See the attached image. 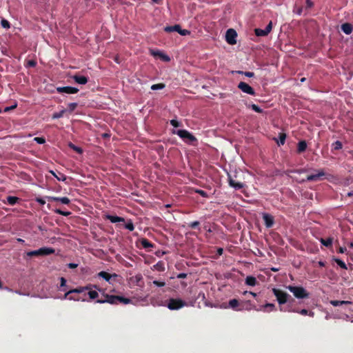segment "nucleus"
Listing matches in <instances>:
<instances>
[{
    "label": "nucleus",
    "instance_id": "nucleus-1",
    "mask_svg": "<svg viewBox=\"0 0 353 353\" xmlns=\"http://www.w3.org/2000/svg\"><path fill=\"white\" fill-rule=\"evenodd\" d=\"M272 292L280 305L287 303L288 301H294V299L287 292L277 288H272Z\"/></svg>",
    "mask_w": 353,
    "mask_h": 353
},
{
    "label": "nucleus",
    "instance_id": "nucleus-2",
    "mask_svg": "<svg viewBox=\"0 0 353 353\" xmlns=\"http://www.w3.org/2000/svg\"><path fill=\"white\" fill-rule=\"evenodd\" d=\"M286 288L293 294V295L299 299L309 298L310 294L302 286L288 285Z\"/></svg>",
    "mask_w": 353,
    "mask_h": 353
},
{
    "label": "nucleus",
    "instance_id": "nucleus-3",
    "mask_svg": "<svg viewBox=\"0 0 353 353\" xmlns=\"http://www.w3.org/2000/svg\"><path fill=\"white\" fill-rule=\"evenodd\" d=\"M55 252L54 249L52 248H41L37 250L29 251L26 253L27 256H48L54 254Z\"/></svg>",
    "mask_w": 353,
    "mask_h": 353
},
{
    "label": "nucleus",
    "instance_id": "nucleus-4",
    "mask_svg": "<svg viewBox=\"0 0 353 353\" xmlns=\"http://www.w3.org/2000/svg\"><path fill=\"white\" fill-rule=\"evenodd\" d=\"M186 305V303L181 299L171 298L168 300L166 306L170 310H177Z\"/></svg>",
    "mask_w": 353,
    "mask_h": 353
},
{
    "label": "nucleus",
    "instance_id": "nucleus-5",
    "mask_svg": "<svg viewBox=\"0 0 353 353\" xmlns=\"http://www.w3.org/2000/svg\"><path fill=\"white\" fill-rule=\"evenodd\" d=\"M164 30L166 32H177L182 36H186L190 34V32L185 29H181V27L179 24H176L172 26H166L164 28Z\"/></svg>",
    "mask_w": 353,
    "mask_h": 353
},
{
    "label": "nucleus",
    "instance_id": "nucleus-6",
    "mask_svg": "<svg viewBox=\"0 0 353 353\" xmlns=\"http://www.w3.org/2000/svg\"><path fill=\"white\" fill-rule=\"evenodd\" d=\"M176 134L189 143L196 141V137L186 130H179Z\"/></svg>",
    "mask_w": 353,
    "mask_h": 353
},
{
    "label": "nucleus",
    "instance_id": "nucleus-7",
    "mask_svg": "<svg viewBox=\"0 0 353 353\" xmlns=\"http://www.w3.org/2000/svg\"><path fill=\"white\" fill-rule=\"evenodd\" d=\"M103 296L105 297V299H97L96 302L99 303H108L112 305L118 304V295H110L108 294L103 293Z\"/></svg>",
    "mask_w": 353,
    "mask_h": 353
},
{
    "label": "nucleus",
    "instance_id": "nucleus-8",
    "mask_svg": "<svg viewBox=\"0 0 353 353\" xmlns=\"http://www.w3.org/2000/svg\"><path fill=\"white\" fill-rule=\"evenodd\" d=\"M237 33L234 29H228L225 34V40L228 43L234 45L236 43Z\"/></svg>",
    "mask_w": 353,
    "mask_h": 353
},
{
    "label": "nucleus",
    "instance_id": "nucleus-9",
    "mask_svg": "<svg viewBox=\"0 0 353 353\" xmlns=\"http://www.w3.org/2000/svg\"><path fill=\"white\" fill-rule=\"evenodd\" d=\"M237 87L242 92H243L246 94H248L250 95H254V96L256 94L254 90L250 85H249L248 83H246L245 82L241 81L238 84Z\"/></svg>",
    "mask_w": 353,
    "mask_h": 353
},
{
    "label": "nucleus",
    "instance_id": "nucleus-10",
    "mask_svg": "<svg viewBox=\"0 0 353 353\" xmlns=\"http://www.w3.org/2000/svg\"><path fill=\"white\" fill-rule=\"evenodd\" d=\"M325 173L323 170H317L316 174L307 175L305 181H318L321 180L323 176H325Z\"/></svg>",
    "mask_w": 353,
    "mask_h": 353
},
{
    "label": "nucleus",
    "instance_id": "nucleus-11",
    "mask_svg": "<svg viewBox=\"0 0 353 353\" xmlns=\"http://www.w3.org/2000/svg\"><path fill=\"white\" fill-rule=\"evenodd\" d=\"M57 91L59 93L76 94L79 92V89L71 86H64L57 88Z\"/></svg>",
    "mask_w": 353,
    "mask_h": 353
},
{
    "label": "nucleus",
    "instance_id": "nucleus-12",
    "mask_svg": "<svg viewBox=\"0 0 353 353\" xmlns=\"http://www.w3.org/2000/svg\"><path fill=\"white\" fill-rule=\"evenodd\" d=\"M263 219L264 221L266 228H270L273 226L274 220V217L272 215L267 213H264L263 214Z\"/></svg>",
    "mask_w": 353,
    "mask_h": 353
},
{
    "label": "nucleus",
    "instance_id": "nucleus-13",
    "mask_svg": "<svg viewBox=\"0 0 353 353\" xmlns=\"http://www.w3.org/2000/svg\"><path fill=\"white\" fill-rule=\"evenodd\" d=\"M285 311H287V312H296V313H299L301 314V315H309L310 316H314V312H309L306 309H302L301 310H296V309H293L290 307H288L287 310H285Z\"/></svg>",
    "mask_w": 353,
    "mask_h": 353
},
{
    "label": "nucleus",
    "instance_id": "nucleus-14",
    "mask_svg": "<svg viewBox=\"0 0 353 353\" xmlns=\"http://www.w3.org/2000/svg\"><path fill=\"white\" fill-rule=\"evenodd\" d=\"M229 185L236 190L242 189L244 187V184L239 181H236L230 175L228 176Z\"/></svg>",
    "mask_w": 353,
    "mask_h": 353
},
{
    "label": "nucleus",
    "instance_id": "nucleus-15",
    "mask_svg": "<svg viewBox=\"0 0 353 353\" xmlns=\"http://www.w3.org/2000/svg\"><path fill=\"white\" fill-rule=\"evenodd\" d=\"M48 201H60L63 204L68 205L70 203V200L66 197H57V196H48Z\"/></svg>",
    "mask_w": 353,
    "mask_h": 353
},
{
    "label": "nucleus",
    "instance_id": "nucleus-16",
    "mask_svg": "<svg viewBox=\"0 0 353 353\" xmlns=\"http://www.w3.org/2000/svg\"><path fill=\"white\" fill-rule=\"evenodd\" d=\"M97 275L99 277L103 278L104 280H105L106 281H108L110 283H111L110 280H111L112 277L117 276V274H111L105 271H101V272H99Z\"/></svg>",
    "mask_w": 353,
    "mask_h": 353
},
{
    "label": "nucleus",
    "instance_id": "nucleus-17",
    "mask_svg": "<svg viewBox=\"0 0 353 353\" xmlns=\"http://www.w3.org/2000/svg\"><path fill=\"white\" fill-rule=\"evenodd\" d=\"M341 30L346 34H350L353 31V26L350 23H345L341 25Z\"/></svg>",
    "mask_w": 353,
    "mask_h": 353
},
{
    "label": "nucleus",
    "instance_id": "nucleus-18",
    "mask_svg": "<svg viewBox=\"0 0 353 353\" xmlns=\"http://www.w3.org/2000/svg\"><path fill=\"white\" fill-rule=\"evenodd\" d=\"M257 311L270 312L275 310V305L274 303H265L262 305L260 309H257Z\"/></svg>",
    "mask_w": 353,
    "mask_h": 353
},
{
    "label": "nucleus",
    "instance_id": "nucleus-19",
    "mask_svg": "<svg viewBox=\"0 0 353 353\" xmlns=\"http://www.w3.org/2000/svg\"><path fill=\"white\" fill-rule=\"evenodd\" d=\"M74 81L79 84L85 85L88 83V79L85 76L74 75L73 76Z\"/></svg>",
    "mask_w": 353,
    "mask_h": 353
},
{
    "label": "nucleus",
    "instance_id": "nucleus-20",
    "mask_svg": "<svg viewBox=\"0 0 353 353\" xmlns=\"http://www.w3.org/2000/svg\"><path fill=\"white\" fill-rule=\"evenodd\" d=\"M105 218H106V219L109 220L111 223H113L125 221V219L123 217L110 215V214L106 215Z\"/></svg>",
    "mask_w": 353,
    "mask_h": 353
},
{
    "label": "nucleus",
    "instance_id": "nucleus-21",
    "mask_svg": "<svg viewBox=\"0 0 353 353\" xmlns=\"http://www.w3.org/2000/svg\"><path fill=\"white\" fill-rule=\"evenodd\" d=\"M307 148V143L305 141L303 140L298 143L297 145V152L302 153L305 151Z\"/></svg>",
    "mask_w": 353,
    "mask_h": 353
},
{
    "label": "nucleus",
    "instance_id": "nucleus-22",
    "mask_svg": "<svg viewBox=\"0 0 353 353\" xmlns=\"http://www.w3.org/2000/svg\"><path fill=\"white\" fill-rule=\"evenodd\" d=\"M330 304L334 307L340 306L343 305H350L352 303L351 301H337V300H332L330 301Z\"/></svg>",
    "mask_w": 353,
    "mask_h": 353
},
{
    "label": "nucleus",
    "instance_id": "nucleus-23",
    "mask_svg": "<svg viewBox=\"0 0 353 353\" xmlns=\"http://www.w3.org/2000/svg\"><path fill=\"white\" fill-rule=\"evenodd\" d=\"M229 306L232 308L233 310H236V311H239V310H241V309H239L238 308V306L239 305V302L237 299H230L229 301Z\"/></svg>",
    "mask_w": 353,
    "mask_h": 353
},
{
    "label": "nucleus",
    "instance_id": "nucleus-24",
    "mask_svg": "<svg viewBox=\"0 0 353 353\" xmlns=\"http://www.w3.org/2000/svg\"><path fill=\"white\" fill-rule=\"evenodd\" d=\"M245 284L250 286H254L257 283L256 279L252 276H248L245 279Z\"/></svg>",
    "mask_w": 353,
    "mask_h": 353
},
{
    "label": "nucleus",
    "instance_id": "nucleus-25",
    "mask_svg": "<svg viewBox=\"0 0 353 353\" xmlns=\"http://www.w3.org/2000/svg\"><path fill=\"white\" fill-rule=\"evenodd\" d=\"M320 242L325 247L329 248L331 247L333 243V238L329 237L327 239L321 238L320 239Z\"/></svg>",
    "mask_w": 353,
    "mask_h": 353
},
{
    "label": "nucleus",
    "instance_id": "nucleus-26",
    "mask_svg": "<svg viewBox=\"0 0 353 353\" xmlns=\"http://www.w3.org/2000/svg\"><path fill=\"white\" fill-rule=\"evenodd\" d=\"M141 244L143 246V248L145 249L154 247V244L147 239H142L141 241Z\"/></svg>",
    "mask_w": 353,
    "mask_h": 353
},
{
    "label": "nucleus",
    "instance_id": "nucleus-27",
    "mask_svg": "<svg viewBox=\"0 0 353 353\" xmlns=\"http://www.w3.org/2000/svg\"><path fill=\"white\" fill-rule=\"evenodd\" d=\"M19 200L20 199L17 196H8L7 197V202L9 205H15Z\"/></svg>",
    "mask_w": 353,
    "mask_h": 353
},
{
    "label": "nucleus",
    "instance_id": "nucleus-28",
    "mask_svg": "<svg viewBox=\"0 0 353 353\" xmlns=\"http://www.w3.org/2000/svg\"><path fill=\"white\" fill-rule=\"evenodd\" d=\"M72 292H70V290L66 292L63 297V299H68L72 301H79V297H72Z\"/></svg>",
    "mask_w": 353,
    "mask_h": 353
},
{
    "label": "nucleus",
    "instance_id": "nucleus-29",
    "mask_svg": "<svg viewBox=\"0 0 353 353\" xmlns=\"http://www.w3.org/2000/svg\"><path fill=\"white\" fill-rule=\"evenodd\" d=\"M67 110H65V109H63L61 110L60 112H54V114H52V119H59V118H61L63 117L64 115V113L66 112Z\"/></svg>",
    "mask_w": 353,
    "mask_h": 353
},
{
    "label": "nucleus",
    "instance_id": "nucleus-30",
    "mask_svg": "<svg viewBox=\"0 0 353 353\" xmlns=\"http://www.w3.org/2000/svg\"><path fill=\"white\" fill-rule=\"evenodd\" d=\"M255 34L258 37H265L268 34V33L265 31V30H262L260 28H256L254 30Z\"/></svg>",
    "mask_w": 353,
    "mask_h": 353
},
{
    "label": "nucleus",
    "instance_id": "nucleus-31",
    "mask_svg": "<svg viewBox=\"0 0 353 353\" xmlns=\"http://www.w3.org/2000/svg\"><path fill=\"white\" fill-rule=\"evenodd\" d=\"M123 303L124 305H127V304L132 303V300L130 299H128V298H125V297H123V296H119L118 303Z\"/></svg>",
    "mask_w": 353,
    "mask_h": 353
},
{
    "label": "nucleus",
    "instance_id": "nucleus-32",
    "mask_svg": "<svg viewBox=\"0 0 353 353\" xmlns=\"http://www.w3.org/2000/svg\"><path fill=\"white\" fill-rule=\"evenodd\" d=\"M286 139V134L285 133H280L279 134V140L277 141V144L279 145H283L285 144Z\"/></svg>",
    "mask_w": 353,
    "mask_h": 353
},
{
    "label": "nucleus",
    "instance_id": "nucleus-33",
    "mask_svg": "<svg viewBox=\"0 0 353 353\" xmlns=\"http://www.w3.org/2000/svg\"><path fill=\"white\" fill-rule=\"evenodd\" d=\"M68 146L70 147V148L72 149L74 151L77 152L78 154L83 153V150L81 148L75 145L72 143H69Z\"/></svg>",
    "mask_w": 353,
    "mask_h": 353
},
{
    "label": "nucleus",
    "instance_id": "nucleus-34",
    "mask_svg": "<svg viewBox=\"0 0 353 353\" xmlns=\"http://www.w3.org/2000/svg\"><path fill=\"white\" fill-rule=\"evenodd\" d=\"M334 261L337 263V265L342 269H344V270H347V265L345 263L344 261H343L342 260L339 259H336V258H334Z\"/></svg>",
    "mask_w": 353,
    "mask_h": 353
},
{
    "label": "nucleus",
    "instance_id": "nucleus-35",
    "mask_svg": "<svg viewBox=\"0 0 353 353\" xmlns=\"http://www.w3.org/2000/svg\"><path fill=\"white\" fill-rule=\"evenodd\" d=\"M343 145L342 143L339 141H336L332 143V148L334 150H339L342 148Z\"/></svg>",
    "mask_w": 353,
    "mask_h": 353
},
{
    "label": "nucleus",
    "instance_id": "nucleus-36",
    "mask_svg": "<svg viewBox=\"0 0 353 353\" xmlns=\"http://www.w3.org/2000/svg\"><path fill=\"white\" fill-rule=\"evenodd\" d=\"M200 223L198 221H193L190 223H189L188 227L192 229H198L199 230H201L199 228Z\"/></svg>",
    "mask_w": 353,
    "mask_h": 353
},
{
    "label": "nucleus",
    "instance_id": "nucleus-37",
    "mask_svg": "<svg viewBox=\"0 0 353 353\" xmlns=\"http://www.w3.org/2000/svg\"><path fill=\"white\" fill-rule=\"evenodd\" d=\"M78 106V103H70L68 105V111L70 112V113H72L76 108Z\"/></svg>",
    "mask_w": 353,
    "mask_h": 353
},
{
    "label": "nucleus",
    "instance_id": "nucleus-38",
    "mask_svg": "<svg viewBox=\"0 0 353 353\" xmlns=\"http://www.w3.org/2000/svg\"><path fill=\"white\" fill-rule=\"evenodd\" d=\"M50 172L57 178L58 181H64L66 180V176L62 173H59V176H57L55 174L54 172L51 171Z\"/></svg>",
    "mask_w": 353,
    "mask_h": 353
},
{
    "label": "nucleus",
    "instance_id": "nucleus-39",
    "mask_svg": "<svg viewBox=\"0 0 353 353\" xmlns=\"http://www.w3.org/2000/svg\"><path fill=\"white\" fill-rule=\"evenodd\" d=\"M88 294L91 299H95L99 296L98 292L95 290H90Z\"/></svg>",
    "mask_w": 353,
    "mask_h": 353
},
{
    "label": "nucleus",
    "instance_id": "nucleus-40",
    "mask_svg": "<svg viewBox=\"0 0 353 353\" xmlns=\"http://www.w3.org/2000/svg\"><path fill=\"white\" fill-rule=\"evenodd\" d=\"M55 213L58 214H61V215H63V216H68L69 215L71 214V212H69V211H63L60 209H57L55 211Z\"/></svg>",
    "mask_w": 353,
    "mask_h": 353
},
{
    "label": "nucleus",
    "instance_id": "nucleus-41",
    "mask_svg": "<svg viewBox=\"0 0 353 353\" xmlns=\"http://www.w3.org/2000/svg\"><path fill=\"white\" fill-rule=\"evenodd\" d=\"M125 228L130 231H133L134 230V224L131 220L128 221L126 223V224L125 225Z\"/></svg>",
    "mask_w": 353,
    "mask_h": 353
},
{
    "label": "nucleus",
    "instance_id": "nucleus-42",
    "mask_svg": "<svg viewBox=\"0 0 353 353\" xmlns=\"http://www.w3.org/2000/svg\"><path fill=\"white\" fill-rule=\"evenodd\" d=\"M164 88H165V85L163 83L154 84L151 86V89L152 90H161Z\"/></svg>",
    "mask_w": 353,
    "mask_h": 353
},
{
    "label": "nucleus",
    "instance_id": "nucleus-43",
    "mask_svg": "<svg viewBox=\"0 0 353 353\" xmlns=\"http://www.w3.org/2000/svg\"><path fill=\"white\" fill-rule=\"evenodd\" d=\"M66 286V279L63 277H61L60 279V290L62 291H65V289L63 288Z\"/></svg>",
    "mask_w": 353,
    "mask_h": 353
},
{
    "label": "nucleus",
    "instance_id": "nucleus-44",
    "mask_svg": "<svg viewBox=\"0 0 353 353\" xmlns=\"http://www.w3.org/2000/svg\"><path fill=\"white\" fill-rule=\"evenodd\" d=\"M83 292H84L83 287H79V288L70 290V292H72V294H74V293L75 294H80V293H82Z\"/></svg>",
    "mask_w": 353,
    "mask_h": 353
},
{
    "label": "nucleus",
    "instance_id": "nucleus-45",
    "mask_svg": "<svg viewBox=\"0 0 353 353\" xmlns=\"http://www.w3.org/2000/svg\"><path fill=\"white\" fill-rule=\"evenodd\" d=\"M195 192L199 194V195H201L203 197H205V198L208 197V193L203 190L196 189V190H195Z\"/></svg>",
    "mask_w": 353,
    "mask_h": 353
},
{
    "label": "nucleus",
    "instance_id": "nucleus-46",
    "mask_svg": "<svg viewBox=\"0 0 353 353\" xmlns=\"http://www.w3.org/2000/svg\"><path fill=\"white\" fill-rule=\"evenodd\" d=\"M250 108L256 112L261 113L263 112V110L256 104L250 105Z\"/></svg>",
    "mask_w": 353,
    "mask_h": 353
},
{
    "label": "nucleus",
    "instance_id": "nucleus-47",
    "mask_svg": "<svg viewBox=\"0 0 353 353\" xmlns=\"http://www.w3.org/2000/svg\"><path fill=\"white\" fill-rule=\"evenodd\" d=\"M36 65H37V61L33 59L28 60L26 65V67H32V68L35 67Z\"/></svg>",
    "mask_w": 353,
    "mask_h": 353
},
{
    "label": "nucleus",
    "instance_id": "nucleus-48",
    "mask_svg": "<svg viewBox=\"0 0 353 353\" xmlns=\"http://www.w3.org/2000/svg\"><path fill=\"white\" fill-rule=\"evenodd\" d=\"M1 26L4 28H10V23L8 21L3 19L1 21Z\"/></svg>",
    "mask_w": 353,
    "mask_h": 353
},
{
    "label": "nucleus",
    "instance_id": "nucleus-49",
    "mask_svg": "<svg viewBox=\"0 0 353 353\" xmlns=\"http://www.w3.org/2000/svg\"><path fill=\"white\" fill-rule=\"evenodd\" d=\"M34 141L39 144H43L46 142V139L43 137H34Z\"/></svg>",
    "mask_w": 353,
    "mask_h": 353
},
{
    "label": "nucleus",
    "instance_id": "nucleus-50",
    "mask_svg": "<svg viewBox=\"0 0 353 353\" xmlns=\"http://www.w3.org/2000/svg\"><path fill=\"white\" fill-rule=\"evenodd\" d=\"M238 73L243 74L248 77H253L254 76V73L252 72L238 71Z\"/></svg>",
    "mask_w": 353,
    "mask_h": 353
},
{
    "label": "nucleus",
    "instance_id": "nucleus-51",
    "mask_svg": "<svg viewBox=\"0 0 353 353\" xmlns=\"http://www.w3.org/2000/svg\"><path fill=\"white\" fill-rule=\"evenodd\" d=\"M152 283L157 287H164L165 285V283L164 281H153Z\"/></svg>",
    "mask_w": 353,
    "mask_h": 353
},
{
    "label": "nucleus",
    "instance_id": "nucleus-52",
    "mask_svg": "<svg viewBox=\"0 0 353 353\" xmlns=\"http://www.w3.org/2000/svg\"><path fill=\"white\" fill-rule=\"evenodd\" d=\"M92 288H94L97 289L98 290L101 291V290L99 288H98V287L97 285H92L90 284V285H88L83 287L84 292L86 291V290H89L90 291V290H91V289Z\"/></svg>",
    "mask_w": 353,
    "mask_h": 353
},
{
    "label": "nucleus",
    "instance_id": "nucleus-53",
    "mask_svg": "<svg viewBox=\"0 0 353 353\" xmlns=\"http://www.w3.org/2000/svg\"><path fill=\"white\" fill-rule=\"evenodd\" d=\"M170 124L175 128H178L181 125V123L175 119L170 120Z\"/></svg>",
    "mask_w": 353,
    "mask_h": 353
},
{
    "label": "nucleus",
    "instance_id": "nucleus-54",
    "mask_svg": "<svg viewBox=\"0 0 353 353\" xmlns=\"http://www.w3.org/2000/svg\"><path fill=\"white\" fill-rule=\"evenodd\" d=\"M143 276L141 274H138L134 276L135 282L138 285L139 283L142 280Z\"/></svg>",
    "mask_w": 353,
    "mask_h": 353
},
{
    "label": "nucleus",
    "instance_id": "nucleus-55",
    "mask_svg": "<svg viewBox=\"0 0 353 353\" xmlns=\"http://www.w3.org/2000/svg\"><path fill=\"white\" fill-rule=\"evenodd\" d=\"M272 28V21H270L269 23L267 25L266 28H265V31L269 34Z\"/></svg>",
    "mask_w": 353,
    "mask_h": 353
},
{
    "label": "nucleus",
    "instance_id": "nucleus-56",
    "mask_svg": "<svg viewBox=\"0 0 353 353\" xmlns=\"http://www.w3.org/2000/svg\"><path fill=\"white\" fill-rule=\"evenodd\" d=\"M159 57L164 61H169L170 60V57L163 53Z\"/></svg>",
    "mask_w": 353,
    "mask_h": 353
},
{
    "label": "nucleus",
    "instance_id": "nucleus-57",
    "mask_svg": "<svg viewBox=\"0 0 353 353\" xmlns=\"http://www.w3.org/2000/svg\"><path fill=\"white\" fill-rule=\"evenodd\" d=\"M151 54L154 57H160L161 54H162V52L159 50H157V51L152 50Z\"/></svg>",
    "mask_w": 353,
    "mask_h": 353
},
{
    "label": "nucleus",
    "instance_id": "nucleus-58",
    "mask_svg": "<svg viewBox=\"0 0 353 353\" xmlns=\"http://www.w3.org/2000/svg\"><path fill=\"white\" fill-rule=\"evenodd\" d=\"M347 251L346 248L345 247H339L338 249V252L341 254H343Z\"/></svg>",
    "mask_w": 353,
    "mask_h": 353
},
{
    "label": "nucleus",
    "instance_id": "nucleus-59",
    "mask_svg": "<svg viewBox=\"0 0 353 353\" xmlns=\"http://www.w3.org/2000/svg\"><path fill=\"white\" fill-rule=\"evenodd\" d=\"M306 5L307 8H311L313 6V3L311 0H306Z\"/></svg>",
    "mask_w": 353,
    "mask_h": 353
},
{
    "label": "nucleus",
    "instance_id": "nucleus-60",
    "mask_svg": "<svg viewBox=\"0 0 353 353\" xmlns=\"http://www.w3.org/2000/svg\"><path fill=\"white\" fill-rule=\"evenodd\" d=\"M178 279H185L187 277L186 273H180L176 276Z\"/></svg>",
    "mask_w": 353,
    "mask_h": 353
},
{
    "label": "nucleus",
    "instance_id": "nucleus-61",
    "mask_svg": "<svg viewBox=\"0 0 353 353\" xmlns=\"http://www.w3.org/2000/svg\"><path fill=\"white\" fill-rule=\"evenodd\" d=\"M68 266L69 268L74 269L76 268L78 266V265L76 263H70L68 265Z\"/></svg>",
    "mask_w": 353,
    "mask_h": 353
},
{
    "label": "nucleus",
    "instance_id": "nucleus-62",
    "mask_svg": "<svg viewBox=\"0 0 353 353\" xmlns=\"http://www.w3.org/2000/svg\"><path fill=\"white\" fill-rule=\"evenodd\" d=\"M248 293H249L250 294H251V295H252V296H254V297H256V293H254V292H248V291H245V292H244V293H243V294H248Z\"/></svg>",
    "mask_w": 353,
    "mask_h": 353
},
{
    "label": "nucleus",
    "instance_id": "nucleus-63",
    "mask_svg": "<svg viewBox=\"0 0 353 353\" xmlns=\"http://www.w3.org/2000/svg\"><path fill=\"white\" fill-rule=\"evenodd\" d=\"M318 264L320 267H325V263L324 261H320L318 262Z\"/></svg>",
    "mask_w": 353,
    "mask_h": 353
},
{
    "label": "nucleus",
    "instance_id": "nucleus-64",
    "mask_svg": "<svg viewBox=\"0 0 353 353\" xmlns=\"http://www.w3.org/2000/svg\"><path fill=\"white\" fill-rule=\"evenodd\" d=\"M223 248H218V250H217L218 254L221 255L223 254Z\"/></svg>",
    "mask_w": 353,
    "mask_h": 353
}]
</instances>
